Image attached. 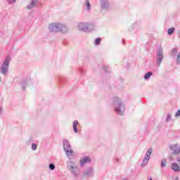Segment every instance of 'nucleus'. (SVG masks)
<instances>
[{"instance_id": "nucleus-1", "label": "nucleus", "mask_w": 180, "mask_h": 180, "mask_svg": "<svg viewBox=\"0 0 180 180\" xmlns=\"http://www.w3.org/2000/svg\"><path fill=\"white\" fill-rule=\"evenodd\" d=\"M49 30L51 32H62L63 33H67L68 29L64 24L53 23L49 26Z\"/></svg>"}, {"instance_id": "nucleus-2", "label": "nucleus", "mask_w": 180, "mask_h": 180, "mask_svg": "<svg viewBox=\"0 0 180 180\" xmlns=\"http://www.w3.org/2000/svg\"><path fill=\"white\" fill-rule=\"evenodd\" d=\"M151 153H153V148H150L147 151L142 162V167H146V165H147V164L148 163V161L150 160V157L151 155Z\"/></svg>"}, {"instance_id": "nucleus-3", "label": "nucleus", "mask_w": 180, "mask_h": 180, "mask_svg": "<svg viewBox=\"0 0 180 180\" xmlns=\"http://www.w3.org/2000/svg\"><path fill=\"white\" fill-rule=\"evenodd\" d=\"M124 109H125L124 105L123 103H119L115 107V112H117V113L120 115V116H122L124 113Z\"/></svg>"}, {"instance_id": "nucleus-4", "label": "nucleus", "mask_w": 180, "mask_h": 180, "mask_svg": "<svg viewBox=\"0 0 180 180\" xmlns=\"http://www.w3.org/2000/svg\"><path fill=\"white\" fill-rule=\"evenodd\" d=\"M11 61V58L8 57L7 58L3 64L2 68H1V72L3 74H5L8 71V67L9 65V62Z\"/></svg>"}, {"instance_id": "nucleus-5", "label": "nucleus", "mask_w": 180, "mask_h": 180, "mask_svg": "<svg viewBox=\"0 0 180 180\" xmlns=\"http://www.w3.org/2000/svg\"><path fill=\"white\" fill-rule=\"evenodd\" d=\"M158 58V65H161V62L162 61V58H164V53L162 52V49H160L157 54Z\"/></svg>"}, {"instance_id": "nucleus-6", "label": "nucleus", "mask_w": 180, "mask_h": 180, "mask_svg": "<svg viewBox=\"0 0 180 180\" xmlns=\"http://www.w3.org/2000/svg\"><path fill=\"white\" fill-rule=\"evenodd\" d=\"M68 168L69 171L72 172V174H75V171H77V167L74 162H70L68 163Z\"/></svg>"}, {"instance_id": "nucleus-7", "label": "nucleus", "mask_w": 180, "mask_h": 180, "mask_svg": "<svg viewBox=\"0 0 180 180\" xmlns=\"http://www.w3.org/2000/svg\"><path fill=\"white\" fill-rule=\"evenodd\" d=\"M63 147H64V150L65 151H66V153L68 154L70 153V154H72V151L68 150V148H70V143H68V140H64L63 141Z\"/></svg>"}, {"instance_id": "nucleus-8", "label": "nucleus", "mask_w": 180, "mask_h": 180, "mask_svg": "<svg viewBox=\"0 0 180 180\" xmlns=\"http://www.w3.org/2000/svg\"><path fill=\"white\" fill-rule=\"evenodd\" d=\"M91 162V158L88 157H84L80 160V165L81 167H84L85 164Z\"/></svg>"}, {"instance_id": "nucleus-9", "label": "nucleus", "mask_w": 180, "mask_h": 180, "mask_svg": "<svg viewBox=\"0 0 180 180\" xmlns=\"http://www.w3.org/2000/svg\"><path fill=\"white\" fill-rule=\"evenodd\" d=\"M172 169H173V171H174L175 172H179L180 171V167L179 165L177 163H173L172 165Z\"/></svg>"}, {"instance_id": "nucleus-10", "label": "nucleus", "mask_w": 180, "mask_h": 180, "mask_svg": "<svg viewBox=\"0 0 180 180\" xmlns=\"http://www.w3.org/2000/svg\"><path fill=\"white\" fill-rule=\"evenodd\" d=\"M171 150H172V151H174V154H179L180 151L177 150H178V147L176 146V145H172V146H170Z\"/></svg>"}, {"instance_id": "nucleus-11", "label": "nucleus", "mask_w": 180, "mask_h": 180, "mask_svg": "<svg viewBox=\"0 0 180 180\" xmlns=\"http://www.w3.org/2000/svg\"><path fill=\"white\" fill-rule=\"evenodd\" d=\"M38 0H32L30 3V6L27 7L28 9H32V8H34L36 6V4H37Z\"/></svg>"}, {"instance_id": "nucleus-12", "label": "nucleus", "mask_w": 180, "mask_h": 180, "mask_svg": "<svg viewBox=\"0 0 180 180\" xmlns=\"http://www.w3.org/2000/svg\"><path fill=\"white\" fill-rule=\"evenodd\" d=\"M77 126H78V121H75L73 122V129L75 133H78V129H77Z\"/></svg>"}, {"instance_id": "nucleus-13", "label": "nucleus", "mask_w": 180, "mask_h": 180, "mask_svg": "<svg viewBox=\"0 0 180 180\" xmlns=\"http://www.w3.org/2000/svg\"><path fill=\"white\" fill-rule=\"evenodd\" d=\"M152 75H153V72H151L146 73L144 76V79H148L150 77H151Z\"/></svg>"}, {"instance_id": "nucleus-14", "label": "nucleus", "mask_w": 180, "mask_h": 180, "mask_svg": "<svg viewBox=\"0 0 180 180\" xmlns=\"http://www.w3.org/2000/svg\"><path fill=\"white\" fill-rule=\"evenodd\" d=\"M166 166H167V160L165 159H162L161 162V167L163 168V167H166Z\"/></svg>"}, {"instance_id": "nucleus-15", "label": "nucleus", "mask_w": 180, "mask_h": 180, "mask_svg": "<svg viewBox=\"0 0 180 180\" xmlns=\"http://www.w3.org/2000/svg\"><path fill=\"white\" fill-rule=\"evenodd\" d=\"M175 32V28H169L167 31L168 34H172Z\"/></svg>"}, {"instance_id": "nucleus-16", "label": "nucleus", "mask_w": 180, "mask_h": 180, "mask_svg": "<svg viewBox=\"0 0 180 180\" xmlns=\"http://www.w3.org/2000/svg\"><path fill=\"white\" fill-rule=\"evenodd\" d=\"M101 40H102V39H101V38H97V39H96V41H95V44H96V46H98V44H99L101 43Z\"/></svg>"}, {"instance_id": "nucleus-17", "label": "nucleus", "mask_w": 180, "mask_h": 180, "mask_svg": "<svg viewBox=\"0 0 180 180\" xmlns=\"http://www.w3.org/2000/svg\"><path fill=\"white\" fill-rule=\"evenodd\" d=\"M86 6H87V9L89 11V8H91V4L88 0L86 1Z\"/></svg>"}, {"instance_id": "nucleus-18", "label": "nucleus", "mask_w": 180, "mask_h": 180, "mask_svg": "<svg viewBox=\"0 0 180 180\" xmlns=\"http://www.w3.org/2000/svg\"><path fill=\"white\" fill-rule=\"evenodd\" d=\"M176 117H179L180 116V110H178L175 114Z\"/></svg>"}, {"instance_id": "nucleus-19", "label": "nucleus", "mask_w": 180, "mask_h": 180, "mask_svg": "<svg viewBox=\"0 0 180 180\" xmlns=\"http://www.w3.org/2000/svg\"><path fill=\"white\" fill-rule=\"evenodd\" d=\"M32 150H37V145H36V144H32Z\"/></svg>"}, {"instance_id": "nucleus-20", "label": "nucleus", "mask_w": 180, "mask_h": 180, "mask_svg": "<svg viewBox=\"0 0 180 180\" xmlns=\"http://www.w3.org/2000/svg\"><path fill=\"white\" fill-rule=\"evenodd\" d=\"M49 168H50V169L53 170V169H54V168H56V166L53 164H50L49 165Z\"/></svg>"}, {"instance_id": "nucleus-21", "label": "nucleus", "mask_w": 180, "mask_h": 180, "mask_svg": "<svg viewBox=\"0 0 180 180\" xmlns=\"http://www.w3.org/2000/svg\"><path fill=\"white\" fill-rule=\"evenodd\" d=\"M10 4H13L16 2V0H7Z\"/></svg>"}, {"instance_id": "nucleus-22", "label": "nucleus", "mask_w": 180, "mask_h": 180, "mask_svg": "<svg viewBox=\"0 0 180 180\" xmlns=\"http://www.w3.org/2000/svg\"><path fill=\"white\" fill-rule=\"evenodd\" d=\"M177 63H180V53L177 56Z\"/></svg>"}, {"instance_id": "nucleus-23", "label": "nucleus", "mask_w": 180, "mask_h": 180, "mask_svg": "<svg viewBox=\"0 0 180 180\" xmlns=\"http://www.w3.org/2000/svg\"><path fill=\"white\" fill-rule=\"evenodd\" d=\"M169 119H171V115H167V120H169Z\"/></svg>"}, {"instance_id": "nucleus-24", "label": "nucleus", "mask_w": 180, "mask_h": 180, "mask_svg": "<svg viewBox=\"0 0 180 180\" xmlns=\"http://www.w3.org/2000/svg\"><path fill=\"white\" fill-rule=\"evenodd\" d=\"M177 161H178V162H179V164H180V158H177Z\"/></svg>"}, {"instance_id": "nucleus-25", "label": "nucleus", "mask_w": 180, "mask_h": 180, "mask_svg": "<svg viewBox=\"0 0 180 180\" xmlns=\"http://www.w3.org/2000/svg\"><path fill=\"white\" fill-rule=\"evenodd\" d=\"M2 82V77H0V82Z\"/></svg>"}, {"instance_id": "nucleus-26", "label": "nucleus", "mask_w": 180, "mask_h": 180, "mask_svg": "<svg viewBox=\"0 0 180 180\" xmlns=\"http://www.w3.org/2000/svg\"><path fill=\"white\" fill-rule=\"evenodd\" d=\"M175 180H178V178H176V179Z\"/></svg>"}, {"instance_id": "nucleus-27", "label": "nucleus", "mask_w": 180, "mask_h": 180, "mask_svg": "<svg viewBox=\"0 0 180 180\" xmlns=\"http://www.w3.org/2000/svg\"><path fill=\"white\" fill-rule=\"evenodd\" d=\"M150 180H153V179H150Z\"/></svg>"}]
</instances>
